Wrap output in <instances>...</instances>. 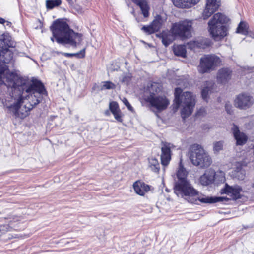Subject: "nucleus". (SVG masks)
Segmentation results:
<instances>
[{
	"label": "nucleus",
	"instance_id": "f257e3e1",
	"mask_svg": "<svg viewBox=\"0 0 254 254\" xmlns=\"http://www.w3.org/2000/svg\"><path fill=\"white\" fill-rule=\"evenodd\" d=\"M5 84L11 89L10 96L14 103L7 108L17 117L23 119L42 100L46 94L43 83L38 80L27 82L11 72L7 75Z\"/></svg>",
	"mask_w": 254,
	"mask_h": 254
},
{
	"label": "nucleus",
	"instance_id": "f03ea898",
	"mask_svg": "<svg viewBox=\"0 0 254 254\" xmlns=\"http://www.w3.org/2000/svg\"><path fill=\"white\" fill-rule=\"evenodd\" d=\"M177 176L178 180L175 182L174 186V193L189 203L198 204L197 201H199L202 203H214L222 201L225 199L224 197H205L187 180V172L181 165L177 171Z\"/></svg>",
	"mask_w": 254,
	"mask_h": 254
},
{
	"label": "nucleus",
	"instance_id": "7ed1b4c3",
	"mask_svg": "<svg viewBox=\"0 0 254 254\" xmlns=\"http://www.w3.org/2000/svg\"><path fill=\"white\" fill-rule=\"evenodd\" d=\"M50 29L53 36L51 38L53 42L54 41L55 38L59 44H69L75 47L77 44L79 43L82 40V34L75 33L63 20L57 19L54 21Z\"/></svg>",
	"mask_w": 254,
	"mask_h": 254
},
{
	"label": "nucleus",
	"instance_id": "20e7f679",
	"mask_svg": "<svg viewBox=\"0 0 254 254\" xmlns=\"http://www.w3.org/2000/svg\"><path fill=\"white\" fill-rule=\"evenodd\" d=\"M191 21L184 20L174 23L171 31H163L157 36L161 39L163 44L167 47L174 40L175 37H179L182 39L190 37L191 35Z\"/></svg>",
	"mask_w": 254,
	"mask_h": 254
},
{
	"label": "nucleus",
	"instance_id": "39448f33",
	"mask_svg": "<svg viewBox=\"0 0 254 254\" xmlns=\"http://www.w3.org/2000/svg\"><path fill=\"white\" fill-rule=\"evenodd\" d=\"M174 96L176 108L178 109L181 105H182V117L184 119L190 116L195 105V100L192 94L190 92H185L182 94V90L180 88H176Z\"/></svg>",
	"mask_w": 254,
	"mask_h": 254
},
{
	"label": "nucleus",
	"instance_id": "423d86ee",
	"mask_svg": "<svg viewBox=\"0 0 254 254\" xmlns=\"http://www.w3.org/2000/svg\"><path fill=\"white\" fill-rule=\"evenodd\" d=\"M15 46V42L10 37L4 36L0 40V74L8 71L10 65L13 64V54L8 48Z\"/></svg>",
	"mask_w": 254,
	"mask_h": 254
},
{
	"label": "nucleus",
	"instance_id": "0eeeda50",
	"mask_svg": "<svg viewBox=\"0 0 254 254\" xmlns=\"http://www.w3.org/2000/svg\"><path fill=\"white\" fill-rule=\"evenodd\" d=\"M227 21V18L225 15L217 13L208 22V30L214 40H221L227 35V28L223 25Z\"/></svg>",
	"mask_w": 254,
	"mask_h": 254
},
{
	"label": "nucleus",
	"instance_id": "6e6552de",
	"mask_svg": "<svg viewBox=\"0 0 254 254\" xmlns=\"http://www.w3.org/2000/svg\"><path fill=\"white\" fill-rule=\"evenodd\" d=\"M190 159L195 166L204 168L209 167L212 163V160L208 154L201 145L194 144L190 150Z\"/></svg>",
	"mask_w": 254,
	"mask_h": 254
},
{
	"label": "nucleus",
	"instance_id": "1a4fd4ad",
	"mask_svg": "<svg viewBox=\"0 0 254 254\" xmlns=\"http://www.w3.org/2000/svg\"><path fill=\"white\" fill-rule=\"evenodd\" d=\"M160 89L158 88L156 84L151 85L149 87L150 96L146 99V101L150 103V105L154 107L158 111H161L167 108L169 104V101L165 96H155L154 91L158 92Z\"/></svg>",
	"mask_w": 254,
	"mask_h": 254
},
{
	"label": "nucleus",
	"instance_id": "9d476101",
	"mask_svg": "<svg viewBox=\"0 0 254 254\" xmlns=\"http://www.w3.org/2000/svg\"><path fill=\"white\" fill-rule=\"evenodd\" d=\"M220 59L215 55H206L201 58L199 66L200 72L204 73L209 72L220 64Z\"/></svg>",
	"mask_w": 254,
	"mask_h": 254
},
{
	"label": "nucleus",
	"instance_id": "9b49d317",
	"mask_svg": "<svg viewBox=\"0 0 254 254\" xmlns=\"http://www.w3.org/2000/svg\"><path fill=\"white\" fill-rule=\"evenodd\" d=\"M174 146L168 142H161V161L163 166H167L171 159V150L174 148Z\"/></svg>",
	"mask_w": 254,
	"mask_h": 254
},
{
	"label": "nucleus",
	"instance_id": "f8f14e48",
	"mask_svg": "<svg viewBox=\"0 0 254 254\" xmlns=\"http://www.w3.org/2000/svg\"><path fill=\"white\" fill-rule=\"evenodd\" d=\"M252 97L245 93L239 94L235 100V105L237 108L245 109L250 107L253 104Z\"/></svg>",
	"mask_w": 254,
	"mask_h": 254
},
{
	"label": "nucleus",
	"instance_id": "ddd939ff",
	"mask_svg": "<svg viewBox=\"0 0 254 254\" xmlns=\"http://www.w3.org/2000/svg\"><path fill=\"white\" fill-rule=\"evenodd\" d=\"M220 5V0H207L205 9L202 13L204 19H207L213 14Z\"/></svg>",
	"mask_w": 254,
	"mask_h": 254
},
{
	"label": "nucleus",
	"instance_id": "4468645a",
	"mask_svg": "<svg viewBox=\"0 0 254 254\" xmlns=\"http://www.w3.org/2000/svg\"><path fill=\"white\" fill-rule=\"evenodd\" d=\"M242 191V188L238 185L230 186L226 184L225 187L221 190V193L231 194L233 199L237 200L241 198L240 192Z\"/></svg>",
	"mask_w": 254,
	"mask_h": 254
},
{
	"label": "nucleus",
	"instance_id": "2eb2a0df",
	"mask_svg": "<svg viewBox=\"0 0 254 254\" xmlns=\"http://www.w3.org/2000/svg\"><path fill=\"white\" fill-rule=\"evenodd\" d=\"M231 131L233 136L236 141L237 146H242L247 141L248 137L245 133L240 131L239 127L233 124Z\"/></svg>",
	"mask_w": 254,
	"mask_h": 254
},
{
	"label": "nucleus",
	"instance_id": "dca6fc26",
	"mask_svg": "<svg viewBox=\"0 0 254 254\" xmlns=\"http://www.w3.org/2000/svg\"><path fill=\"white\" fill-rule=\"evenodd\" d=\"M215 172L209 169L206 170L204 174L199 179L201 184L203 186H207L212 184L215 180Z\"/></svg>",
	"mask_w": 254,
	"mask_h": 254
},
{
	"label": "nucleus",
	"instance_id": "f3484780",
	"mask_svg": "<svg viewBox=\"0 0 254 254\" xmlns=\"http://www.w3.org/2000/svg\"><path fill=\"white\" fill-rule=\"evenodd\" d=\"M232 71L228 68H223L217 72V79L218 82L225 84L231 79Z\"/></svg>",
	"mask_w": 254,
	"mask_h": 254
},
{
	"label": "nucleus",
	"instance_id": "a211bd4d",
	"mask_svg": "<svg viewBox=\"0 0 254 254\" xmlns=\"http://www.w3.org/2000/svg\"><path fill=\"white\" fill-rule=\"evenodd\" d=\"M200 0H172L174 5L179 8H188L199 2Z\"/></svg>",
	"mask_w": 254,
	"mask_h": 254
},
{
	"label": "nucleus",
	"instance_id": "6ab92c4d",
	"mask_svg": "<svg viewBox=\"0 0 254 254\" xmlns=\"http://www.w3.org/2000/svg\"><path fill=\"white\" fill-rule=\"evenodd\" d=\"M135 192L139 195L143 196L150 190V186L143 182L138 181L133 184Z\"/></svg>",
	"mask_w": 254,
	"mask_h": 254
},
{
	"label": "nucleus",
	"instance_id": "aec40b11",
	"mask_svg": "<svg viewBox=\"0 0 254 254\" xmlns=\"http://www.w3.org/2000/svg\"><path fill=\"white\" fill-rule=\"evenodd\" d=\"M140 7L144 17H148L149 14V6L146 0H131Z\"/></svg>",
	"mask_w": 254,
	"mask_h": 254
},
{
	"label": "nucleus",
	"instance_id": "412c9836",
	"mask_svg": "<svg viewBox=\"0 0 254 254\" xmlns=\"http://www.w3.org/2000/svg\"><path fill=\"white\" fill-rule=\"evenodd\" d=\"M109 108L115 118L118 121L122 122V119L121 115V111L119 109L118 103L114 101L111 102L109 104Z\"/></svg>",
	"mask_w": 254,
	"mask_h": 254
},
{
	"label": "nucleus",
	"instance_id": "4be33fe9",
	"mask_svg": "<svg viewBox=\"0 0 254 254\" xmlns=\"http://www.w3.org/2000/svg\"><path fill=\"white\" fill-rule=\"evenodd\" d=\"M213 83L211 81H207L204 84V87L201 91L202 98L207 101L209 92H211Z\"/></svg>",
	"mask_w": 254,
	"mask_h": 254
},
{
	"label": "nucleus",
	"instance_id": "5701e85b",
	"mask_svg": "<svg viewBox=\"0 0 254 254\" xmlns=\"http://www.w3.org/2000/svg\"><path fill=\"white\" fill-rule=\"evenodd\" d=\"M149 167L150 169L156 173H158L160 170V164L158 160L154 157L148 158Z\"/></svg>",
	"mask_w": 254,
	"mask_h": 254
},
{
	"label": "nucleus",
	"instance_id": "b1692460",
	"mask_svg": "<svg viewBox=\"0 0 254 254\" xmlns=\"http://www.w3.org/2000/svg\"><path fill=\"white\" fill-rule=\"evenodd\" d=\"M174 53L175 55L185 58L186 56V50L184 45H177L174 48Z\"/></svg>",
	"mask_w": 254,
	"mask_h": 254
},
{
	"label": "nucleus",
	"instance_id": "393cba45",
	"mask_svg": "<svg viewBox=\"0 0 254 254\" xmlns=\"http://www.w3.org/2000/svg\"><path fill=\"white\" fill-rule=\"evenodd\" d=\"M162 21L161 16L160 15H157L155 17V19L150 24L153 27V29H154L156 32H158L162 26Z\"/></svg>",
	"mask_w": 254,
	"mask_h": 254
},
{
	"label": "nucleus",
	"instance_id": "a878e982",
	"mask_svg": "<svg viewBox=\"0 0 254 254\" xmlns=\"http://www.w3.org/2000/svg\"><path fill=\"white\" fill-rule=\"evenodd\" d=\"M62 54L66 57H72L75 56L77 58H83L85 57V49L84 48L80 50L79 52L75 53H63Z\"/></svg>",
	"mask_w": 254,
	"mask_h": 254
},
{
	"label": "nucleus",
	"instance_id": "bb28decb",
	"mask_svg": "<svg viewBox=\"0 0 254 254\" xmlns=\"http://www.w3.org/2000/svg\"><path fill=\"white\" fill-rule=\"evenodd\" d=\"M62 3L61 0H46V7L48 9H52L55 7L60 5Z\"/></svg>",
	"mask_w": 254,
	"mask_h": 254
},
{
	"label": "nucleus",
	"instance_id": "cd10ccee",
	"mask_svg": "<svg viewBox=\"0 0 254 254\" xmlns=\"http://www.w3.org/2000/svg\"><path fill=\"white\" fill-rule=\"evenodd\" d=\"M237 32L246 35L248 33L246 23L241 21L240 22L237 28Z\"/></svg>",
	"mask_w": 254,
	"mask_h": 254
},
{
	"label": "nucleus",
	"instance_id": "c85d7f7f",
	"mask_svg": "<svg viewBox=\"0 0 254 254\" xmlns=\"http://www.w3.org/2000/svg\"><path fill=\"white\" fill-rule=\"evenodd\" d=\"M102 85L101 87V90L114 89L116 88V85L110 81H104L102 82Z\"/></svg>",
	"mask_w": 254,
	"mask_h": 254
},
{
	"label": "nucleus",
	"instance_id": "c756f323",
	"mask_svg": "<svg viewBox=\"0 0 254 254\" xmlns=\"http://www.w3.org/2000/svg\"><path fill=\"white\" fill-rule=\"evenodd\" d=\"M224 142L219 141L213 143V150L215 152H219L223 149Z\"/></svg>",
	"mask_w": 254,
	"mask_h": 254
},
{
	"label": "nucleus",
	"instance_id": "7c9ffc66",
	"mask_svg": "<svg viewBox=\"0 0 254 254\" xmlns=\"http://www.w3.org/2000/svg\"><path fill=\"white\" fill-rule=\"evenodd\" d=\"M141 30L147 34H151L156 32L151 24L147 26H143L141 28Z\"/></svg>",
	"mask_w": 254,
	"mask_h": 254
},
{
	"label": "nucleus",
	"instance_id": "2f4dec72",
	"mask_svg": "<svg viewBox=\"0 0 254 254\" xmlns=\"http://www.w3.org/2000/svg\"><path fill=\"white\" fill-rule=\"evenodd\" d=\"M131 76L130 74H125L123 75L121 82L126 85H128L131 80Z\"/></svg>",
	"mask_w": 254,
	"mask_h": 254
},
{
	"label": "nucleus",
	"instance_id": "473e14b6",
	"mask_svg": "<svg viewBox=\"0 0 254 254\" xmlns=\"http://www.w3.org/2000/svg\"><path fill=\"white\" fill-rule=\"evenodd\" d=\"M197 42L198 44H201V45H198L197 46L202 48L209 46L210 44L209 41L206 39L200 40L197 41Z\"/></svg>",
	"mask_w": 254,
	"mask_h": 254
},
{
	"label": "nucleus",
	"instance_id": "72a5a7b5",
	"mask_svg": "<svg viewBox=\"0 0 254 254\" xmlns=\"http://www.w3.org/2000/svg\"><path fill=\"white\" fill-rule=\"evenodd\" d=\"M122 101L129 111H132L133 110L132 107L130 105L129 102L126 98H123Z\"/></svg>",
	"mask_w": 254,
	"mask_h": 254
},
{
	"label": "nucleus",
	"instance_id": "f704fd0d",
	"mask_svg": "<svg viewBox=\"0 0 254 254\" xmlns=\"http://www.w3.org/2000/svg\"><path fill=\"white\" fill-rule=\"evenodd\" d=\"M8 231V228L7 226L3 225L0 226V236L3 234L5 233V232Z\"/></svg>",
	"mask_w": 254,
	"mask_h": 254
},
{
	"label": "nucleus",
	"instance_id": "c9c22d12",
	"mask_svg": "<svg viewBox=\"0 0 254 254\" xmlns=\"http://www.w3.org/2000/svg\"><path fill=\"white\" fill-rule=\"evenodd\" d=\"M225 109L228 114H231V106L230 105H229L228 104H226Z\"/></svg>",
	"mask_w": 254,
	"mask_h": 254
},
{
	"label": "nucleus",
	"instance_id": "e433bc0d",
	"mask_svg": "<svg viewBox=\"0 0 254 254\" xmlns=\"http://www.w3.org/2000/svg\"><path fill=\"white\" fill-rule=\"evenodd\" d=\"M5 22H6V21L5 20V19H4L2 18H0V24H4Z\"/></svg>",
	"mask_w": 254,
	"mask_h": 254
},
{
	"label": "nucleus",
	"instance_id": "4c0bfd02",
	"mask_svg": "<svg viewBox=\"0 0 254 254\" xmlns=\"http://www.w3.org/2000/svg\"><path fill=\"white\" fill-rule=\"evenodd\" d=\"M7 26H10L11 25V23L8 21H6Z\"/></svg>",
	"mask_w": 254,
	"mask_h": 254
},
{
	"label": "nucleus",
	"instance_id": "58836bf2",
	"mask_svg": "<svg viewBox=\"0 0 254 254\" xmlns=\"http://www.w3.org/2000/svg\"><path fill=\"white\" fill-rule=\"evenodd\" d=\"M244 175H242V176L239 178V179L241 180H243L244 179Z\"/></svg>",
	"mask_w": 254,
	"mask_h": 254
},
{
	"label": "nucleus",
	"instance_id": "ea45409f",
	"mask_svg": "<svg viewBox=\"0 0 254 254\" xmlns=\"http://www.w3.org/2000/svg\"><path fill=\"white\" fill-rule=\"evenodd\" d=\"M252 187H253V188H254V183L253 184V185H252Z\"/></svg>",
	"mask_w": 254,
	"mask_h": 254
}]
</instances>
